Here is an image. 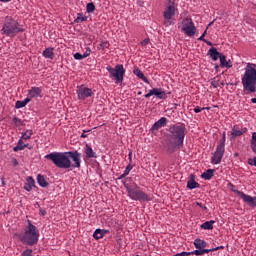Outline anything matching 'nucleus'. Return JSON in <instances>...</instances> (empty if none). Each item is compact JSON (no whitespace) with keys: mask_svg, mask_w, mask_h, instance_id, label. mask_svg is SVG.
<instances>
[{"mask_svg":"<svg viewBox=\"0 0 256 256\" xmlns=\"http://www.w3.org/2000/svg\"><path fill=\"white\" fill-rule=\"evenodd\" d=\"M168 134V144L167 151L168 153H175L177 149L183 147V141H185V131L187 128L185 124H175L169 128Z\"/></svg>","mask_w":256,"mask_h":256,"instance_id":"nucleus-1","label":"nucleus"},{"mask_svg":"<svg viewBox=\"0 0 256 256\" xmlns=\"http://www.w3.org/2000/svg\"><path fill=\"white\" fill-rule=\"evenodd\" d=\"M256 65L248 63L245 69L244 76L242 77V85L246 95L255 93L256 91Z\"/></svg>","mask_w":256,"mask_h":256,"instance_id":"nucleus-2","label":"nucleus"},{"mask_svg":"<svg viewBox=\"0 0 256 256\" xmlns=\"http://www.w3.org/2000/svg\"><path fill=\"white\" fill-rule=\"evenodd\" d=\"M18 239L21 243L28 245L29 247L37 245V243H39V230H37V226L33 225V223L28 220V226L25 228V233L18 234Z\"/></svg>","mask_w":256,"mask_h":256,"instance_id":"nucleus-3","label":"nucleus"},{"mask_svg":"<svg viewBox=\"0 0 256 256\" xmlns=\"http://www.w3.org/2000/svg\"><path fill=\"white\" fill-rule=\"evenodd\" d=\"M2 35L6 37H15L18 33H25V29L13 17L6 16L1 29Z\"/></svg>","mask_w":256,"mask_h":256,"instance_id":"nucleus-4","label":"nucleus"},{"mask_svg":"<svg viewBox=\"0 0 256 256\" xmlns=\"http://www.w3.org/2000/svg\"><path fill=\"white\" fill-rule=\"evenodd\" d=\"M45 159L52 161L58 169H71V160L69 152H51L45 156Z\"/></svg>","mask_w":256,"mask_h":256,"instance_id":"nucleus-5","label":"nucleus"},{"mask_svg":"<svg viewBox=\"0 0 256 256\" xmlns=\"http://www.w3.org/2000/svg\"><path fill=\"white\" fill-rule=\"evenodd\" d=\"M106 71H108L110 79H113L115 83H123V78L125 77V68L122 64H117L115 68L107 66Z\"/></svg>","mask_w":256,"mask_h":256,"instance_id":"nucleus-6","label":"nucleus"},{"mask_svg":"<svg viewBox=\"0 0 256 256\" xmlns=\"http://www.w3.org/2000/svg\"><path fill=\"white\" fill-rule=\"evenodd\" d=\"M128 197L133 201H151V197L147 195L145 192L141 191V189L136 185L127 192Z\"/></svg>","mask_w":256,"mask_h":256,"instance_id":"nucleus-7","label":"nucleus"},{"mask_svg":"<svg viewBox=\"0 0 256 256\" xmlns=\"http://www.w3.org/2000/svg\"><path fill=\"white\" fill-rule=\"evenodd\" d=\"M184 21L185 22H183L182 31H184L188 37H193V35H195V31H197L193 20H191V18H185Z\"/></svg>","mask_w":256,"mask_h":256,"instance_id":"nucleus-8","label":"nucleus"},{"mask_svg":"<svg viewBox=\"0 0 256 256\" xmlns=\"http://www.w3.org/2000/svg\"><path fill=\"white\" fill-rule=\"evenodd\" d=\"M68 159H72L70 169H79L81 167V153L77 151H68Z\"/></svg>","mask_w":256,"mask_h":256,"instance_id":"nucleus-9","label":"nucleus"},{"mask_svg":"<svg viewBox=\"0 0 256 256\" xmlns=\"http://www.w3.org/2000/svg\"><path fill=\"white\" fill-rule=\"evenodd\" d=\"M234 193H237L239 197L244 201V203H247L249 207H256V196L251 197L250 195H247L239 190H235Z\"/></svg>","mask_w":256,"mask_h":256,"instance_id":"nucleus-10","label":"nucleus"},{"mask_svg":"<svg viewBox=\"0 0 256 256\" xmlns=\"http://www.w3.org/2000/svg\"><path fill=\"white\" fill-rule=\"evenodd\" d=\"M175 16V6L170 5L167 7L166 11L164 12V25L169 27L171 25V18Z\"/></svg>","mask_w":256,"mask_h":256,"instance_id":"nucleus-11","label":"nucleus"},{"mask_svg":"<svg viewBox=\"0 0 256 256\" xmlns=\"http://www.w3.org/2000/svg\"><path fill=\"white\" fill-rule=\"evenodd\" d=\"M223 155H225V148L216 147V151L211 157V161L214 165H219L221 160L223 159Z\"/></svg>","mask_w":256,"mask_h":256,"instance_id":"nucleus-12","label":"nucleus"},{"mask_svg":"<svg viewBox=\"0 0 256 256\" xmlns=\"http://www.w3.org/2000/svg\"><path fill=\"white\" fill-rule=\"evenodd\" d=\"M152 95H155L157 99H167V94L165 93V91L159 88L149 90V93L145 94V98L149 99V97H152Z\"/></svg>","mask_w":256,"mask_h":256,"instance_id":"nucleus-13","label":"nucleus"},{"mask_svg":"<svg viewBox=\"0 0 256 256\" xmlns=\"http://www.w3.org/2000/svg\"><path fill=\"white\" fill-rule=\"evenodd\" d=\"M76 93L79 99L85 100L87 97H91V95H93V90L88 87L81 86L76 90Z\"/></svg>","mask_w":256,"mask_h":256,"instance_id":"nucleus-14","label":"nucleus"},{"mask_svg":"<svg viewBox=\"0 0 256 256\" xmlns=\"http://www.w3.org/2000/svg\"><path fill=\"white\" fill-rule=\"evenodd\" d=\"M161 127H167V118L162 117L161 119L156 121L153 124V126L151 127V131L152 132L159 131V129H161Z\"/></svg>","mask_w":256,"mask_h":256,"instance_id":"nucleus-15","label":"nucleus"},{"mask_svg":"<svg viewBox=\"0 0 256 256\" xmlns=\"http://www.w3.org/2000/svg\"><path fill=\"white\" fill-rule=\"evenodd\" d=\"M186 187L187 189H190V190L199 189V187H201V184L197 183V181H195V175L191 174L187 181Z\"/></svg>","mask_w":256,"mask_h":256,"instance_id":"nucleus-16","label":"nucleus"},{"mask_svg":"<svg viewBox=\"0 0 256 256\" xmlns=\"http://www.w3.org/2000/svg\"><path fill=\"white\" fill-rule=\"evenodd\" d=\"M207 55H209V57L212 58V61H217L221 57L222 53L217 51V48L211 47L208 50V54Z\"/></svg>","mask_w":256,"mask_h":256,"instance_id":"nucleus-17","label":"nucleus"},{"mask_svg":"<svg viewBox=\"0 0 256 256\" xmlns=\"http://www.w3.org/2000/svg\"><path fill=\"white\" fill-rule=\"evenodd\" d=\"M84 152L86 154L87 159H97V154L95 153V151H93V148H91L89 144L85 145Z\"/></svg>","mask_w":256,"mask_h":256,"instance_id":"nucleus-18","label":"nucleus"},{"mask_svg":"<svg viewBox=\"0 0 256 256\" xmlns=\"http://www.w3.org/2000/svg\"><path fill=\"white\" fill-rule=\"evenodd\" d=\"M194 247L196 248V251H201L207 247V242H205V240L196 238L194 240Z\"/></svg>","mask_w":256,"mask_h":256,"instance_id":"nucleus-19","label":"nucleus"},{"mask_svg":"<svg viewBox=\"0 0 256 256\" xmlns=\"http://www.w3.org/2000/svg\"><path fill=\"white\" fill-rule=\"evenodd\" d=\"M123 185H124L126 191L128 192L131 189H133V187H135V185H137V184L135 182H133V179H131V177H127L123 181Z\"/></svg>","mask_w":256,"mask_h":256,"instance_id":"nucleus-20","label":"nucleus"},{"mask_svg":"<svg viewBox=\"0 0 256 256\" xmlns=\"http://www.w3.org/2000/svg\"><path fill=\"white\" fill-rule=\"evenodd\" d=\"M133 73H134V75H136V77H138V79H142V81H144V83H147L149 85V79H147V77L145 76V74H143L141 69L135 68L133 70Z\"/></svg>","mask_w":256,"mask_h":256,"instance_id":"nucleus-21","label":"nucleus"},{"mask_svg":"<svg viewBox=\"0 0 256 256\" xmlns=\"http://www.w3.org/2000/svg\"><path fill=\"white\" fill-rule=\"evenodd\" d=\"M37 183L40 185V187H43L44 189L49 187V182L45 180V176L38 174L37 175Z\"/></svg>","mask_w":256,"mask_h":256,"instance_id":"nucleus-22","label":"nucleus"},{"mask_svg":"<svg viewBox=\"0 0 256 256\" xmlns=\"http://www.w3.org/2000/svg\"><path fill=\"white\" fill-rule=\"evenodd\" d=\"M215 173L214 169H208L204 173L201 174V178L205 179L206 181H209L213 179V175Z\"/></svg>","mask_w":256,"mask_h":256,"instance_id":"nucleus-23","label":"nucleus"},{"mask_svg":"<svg viewBox=\"0 0 256 256\" xmlns=\"http://www.w3.org/2000/svg\"><path fill=\"white\" fill-rule=\"evenodd\" d=\"M28 95L33 98V97H41V88L39 87H32L31 90H29Z\"/></svg>","mask_w":256,"mask_h":256,"instance_id":"nucleus-24","label":"nucleus"},{"mask_svg":"<svg viewBox=\"0 0 256 256\" xmlns=\"http://www.w3.org/2000/svg\"><path fill=\"white\" fill-rule=\"evenodd\" d=\"M43 57H45L46 59H53L55 57V53H53V48H46L43 51Z\"/></svg>","mask_w":256,"mask_h":256,"instance_id":"nucleus-25","label":"nucleus"},{"mask_svg":"<svg viewBox=\"0 0 256 256\" xmlns=\"http://www.w3.org/2000/svg\"><path fill=\"white\" fill-rule=\"evenodd\" d=\"M25 147H28V145L25 144V143L23 142V139L21 138V139L18 141L17 145L13 148V151H15V153H17V151H23V149H25Z\"/></svg>","mask_w":256,"mask_h":256,"instance_id":"nucleus-26","label":"nucleus"},{"mask_svg":"<svg viewBox=\"0 0 256 256\" xmlns=\"http://www.w3.org/2000/svg\"><path fill=\"white\" fill-rule=\"evenodd\" d=\"M30 101H31V98H26L23 101L18 100V101H16L15 108L21 109V108L25 107L27 105V103H29Z\"/></svg>","mask_w":256,"mask_h":256,"instance_id":"nucleus-27","label":"nucleus"},{"mask_svg":"<svg viewBox=\"0 0 256 256\" xmlns=\"http://www.w3.org/2000/svg\"><path fill=\"white\" fill-rule=\"evenodd\" d=\"M215 223V220L206 221L201 225V229H206L210 231L213 229V224Z\"/></svg>","mask_w":256,"mask_h":256,"instance_id":"nucleus-28","label":"nucleus"},{"mask_svg":"<svg viewBox=\"0 0 256 256\" xmlns=\"http://www.w3.org/2000/svg\"><path fill=\"white\" fill-rule=\"evenodd\" d=\"M215 250H213V248L211 249H202V250H194L193 253H195L196 256H201V255H205V253H211Z\"/></svg>","mask_w":256,"mask_h":256,"instance_id":"nucleus-29","label":"nucleus"},{"mask_svg":"<svg viewBox=\"0 0 256 256\" xmlns=\"http://www.w3.org/2000/svg\"><path fill=\"white\" fill-rule=\"evenodd\" d=\"M104 230L101 229H96L95 232L93 233L94 239H103L104 235Z\"/></svg>","mask_w":256,"mask_h":256,"instance_id":"nucleus-30","label":"nucleus"},{"mask_svg":"<svg viewBox=\"0 0 256 256\" xmlns=\"http://www.w3.org/2000/svg\"><path fill=\"white\" fill-rule=\"evenodd\" d=\"M31 135H33V130H26L24 133H22L21 139H24V141H27L31 139Z\"/></svg>","mask_w":256,"mask_h":256,"instance_id":"nucleus-31","label":"nucleus"},{"mask_svg":"<svg viewBox=\"0 0 256 256\" xmlns=\"http://www.w3.org/2000/svg\"><path fill=\"white\" fill-rule=\"evenodd\" d=\"M83 21H87V16H83V13H78L74 23H83Z\"/></svg>","mask_w":256,"mask_h":256,"instance_id":"nucleus-32","label":"nucleus"},{"mask_svg":"<svg viewBox=\"0 0 256 256\" xmlns=\"http://www.w3.org/2000/svg\"><path fill=\"white\" fill-rule=\"evenodd\" d=\"M86 11H87V13H93L95 11V3L89 2L86 5Z\"/></svg>","mask_w":256,"mask_h":256,"instance_id":"nucleus-33","label":"nucleus"},{"mask_svg":"<svg viewBox=\"0 0 256 256\" xmlns=\"http://www.w3.org/2000/svg\"><path fill=\"white\" fill-rule=\"evenodd\" d=\"M232 137H241V135H243V132H241V130H237V128H235V126L232 128V132H231Z\"/></svg>","mask_w":256,"mask_h":256,"instance_id":"nucleus-34","label":"nucleus"},{"mask_svg":"<svg viewBox=\"0 0 256 256\" xmlns=\"http://www.w3.org/2000/svg\"><path fill=\"white\" fill-rule=\"evenodd\" d=\"M217 147L220 149H225V132H223L222 138L220 139Z\"/></svg>","mask_w":256,"mask_h":256,"instance_id":"nucleus-35","label":"nucleus"},{"mask_svg":"<svg viewBox=\"0 0 256 256\" xmlns=\"http://www.w3.org/2000/svg\"><path fill=\"white\" fill-rule=\"evenodd\" d=\"M13 123L16 127H21V125H25L21 119H19L17 116L13 117Z\"/></svg>","mask_w":256,"mask_h":256,"instance_id":"nucleus-36","label":"nucleus"},{"mask_svg":"<svg viewBox=\"0 0 256 256\" xmlns=\"http://www.w3.org/2000/svg\"><path fill=\"white\" fill-rule=\"evenodd\" d=\"M26 183H27L30 187H36V186H35V179H33L32 176H29V177L26 179Z\"/></svg>","mask_w":256,"mask_h":256,"instance_id":"nucleus-37","label":"nucleus"},{"mask_svg":"<svg viewBox=\"0 0 256 256\" xmlns=\"http://www.w3.org/2000/svg\"><path fill=\"white\" fill-rule=\"evenodd\" d=\"M219 59H220V67H225V65L227 64V59L225 55L221 54Z\"/></svg>","mask_w":256,"mask_h":256,"instance_id":"nucleus-38","label":"nucleus"},{"mask_svg":"<svg viewBox=\"0 0 256 256\" xmlns=\"http://www.w3.org/2000/svg\"><path fill=\"white\" fill-rule=\"evenodd\" d=\"M74 59H76V61H81V59H85V56L84 54L77 52L74 54Z\"/></svg>","mask_w":256,"mask_h":256,"instance_id":"nucleus-39","label":"nucleus"},{"mask_svg":"<svg viewBox=\"0 0 256 256\" xmlns=\"http://www.w3.org/2000/svg\"><path fill=\"white\" fill-rule=\"evenodd\" d=\"M22 256H32L33 255V250L32 249H26L22 252Z\"/></svg>","mask_w":256,"mask_h":256,"instance_id":"nucleus-40","label":"nucleus"},{"mask_svg":"<svg viewBox=\"0 0 256 256\" xmlns=\"http://www.w3.org/2000/svg\"><path fill=\"white\" fill-rule=\"evenodd\" d=\"M131 169H133V165L128 164L124 170V174L127 176L131 172Z\"/></svg>","mask_w":256,"mask_h":256,"instance_id":"nucleus-41","label":"nucleus"},{"mask_svg":"<svg viewBox=\"0 0 256 256\" xmlns=\"http://www.w3.org/2000/svg\"><path fill=\"white\" fill-rule=\"evenodd\" d=\"M100 48L102 51H105V49H109V42H102L100 44Z\"/></svg>","mask_w":256,"mask_h":256,"instance_id":"nucleus-42","label":"nucleus"},{"mask_svg":"<svg viewBox=\"0 0 256 256\" xmlns=\"http://www.w3.org/2000/svg\"><path fill=\"white\" fill-rule=\"evenodd\" d=\"M205 109H209V107H203V108H201V107H199V106H196L195 108H194V112H196V113H201V111H205Z\"/></svg>","mask_w":256,"mask_h":256,"instance_id":"nucleus-43","label":"nucleus"},{"mask_svg":"<svg viewBox=\"0 0 256 256\" xmlns=\"http://www.w3.org/2000/svg\"><path fill=\"white\" fill-rule=\"evenodd\" d=\"M207 35V28L203 32V34L198 38V41H205V36Z\"/></svg>","mask_w":256,"mask_h":256,"instance_id":"nucleus-44","label":"nucleus"},{"mask_svg":"<svg viewBox=\"0 0 256 256\" xmlns=\"http://www.w3.org/2000/svg\"><path fill=\"white\" fill-rule=\"evenodd\" d=\"M83 55H84V59L89 57L91 55V48L87 47V49Z\"/></svg>","mask_w":256,"mask_h":256,"instance_id":"nucleus-45","label":"nucleus"},{"mask_svg":"<svg viewBox=\"0 0 256 256\" xmlns=\"http://www.w3.org/2000/svg\"><path fill=\"white\" fill-rule=\"evenodd\" d=\"M24 189H25V191H31V189H33V187L32 186H30L27 182L25 183V185H24Z\"/></svg>","mask_w":256,"mask_h":256,"instance_id":"nucleus-46","label":"nucleus"},{"mask_svg":"<svg viewBox=\"0 0 256 256\" xmlns=\"http://www.w3.org/2000/svg\"><path fill=\"white\" fill-rule=\"evenodd\" d=\"M149 38H146V39H144L142 42H141V45L143 46V47H145V46H147V45H149Z\"/></svg>","mask_w":256,"mask_h":256,"instance_id":"nucleus-47","label":"nucleus"},{"mask_svg":"<svg viewBox=\"0 0 256 256\" xmlns=\"http://www.w3.org/2000/svg\"><path fill=\"white\" fill-rule=\"evenodd\" d=\"M224 67H227V69H231V67H233L231 60L226 61V64Z\"/></svg>","mask_w":256,"mask_h":256,"instance_id":"nucleus-48","label":"nucleus"},{"mask_svg":"<svg viewBox=\"0 0 256 256\" xmlns=\"http://www.w3.org/2000/svg\"><path fill=\"white\" fill-rule=\"evenodd\" d=\"M196 205H197V207H200L201 209H203V211H207V207H206V206H203L202 203L196 202Z\"/></svg>","mask_w":256,"mask_h":256,"instance_id":"nucleus-49","label":"nucleus"},{"mask_svg":"<svg viewBox=\"0 0 256 256\" xmlns=\"http://www.w3.org/2000/svg\"><path fill=\"white\" fill-rule=\"evenodd\" d=\"M211 85L214 87V89H217V87H219V81H212Z\"/></svg>","mask_w":256,"mask_h":256,"instance_id":"nucleus-50","label":"nucleus"},{"mask_svg":"<svg viewBox=\"0 0 256 256\" xmlns=\"http://www.w3.org/2000/svg\"><path fill=\"white\" fill-rule=\"evenodd\" d=\"M12 165H13V167H17V165H19V161H17L16 158H13L12 159Z\"/></svg>","mask_w":256,"mask_h":256,"instance_id":"nucleus-51","label":"nucleus"},{"mask_svg":"<svg viewBox=\"0 0 256 256\" xmlns=\"http://www.w3.org/2000/svg\"><path fill=\"white\" fill-rule=\"evenodd\" d=\"M219 249H225V246H218V247L212 248V251H219Z\"/></svg>","mask_w":256,"mask_h":256,"instance_id":"nucleus-52","label":"nucleus"},{"mask_svg":"<svg viewBox=\"0 0 256 256\" xmlns=\"http://www.w3.org/2000/svg\"><path fill=\"white\" fill-rule=\"evenodd\" d=\"M89 131H91V130H87V131H83V133L81 134V137L83 138V139H85V137H87V134H85V133H89Z\"/></svg>","mask_w":256,"mask_h":256,"instance_id":"nucleus-53","label":"nucleus"},{"mask_svg":"<svg viewBox=\"0 0 256 256\" xmlns=\"http://www.w3.org/2000/svg\"><path fill=\"white\" fill-rule=\"evenodd\" d=\"M206 43V45H209V47H213V43L211 41H208L207 39L203 41Z\"/></svg>","mask_w":256,"mask_h":256,"instance_id":"nucleus-54","label":"nucleus"},{"mask_svg":"<svg viewBox=\"0 0 256 256\" xmlns=\"http://www.w3.org/2000/svg\"><path fill=\"white\" fill-rule=\"evenodd\" d=\"M40 215L45 216L47 214V211L43 210L42 208L39 209Z\"/></svg>","mask_w":256,"mask_h":256,"instance_id":"nucleus-55","label":"nucleus"},{"mask_svg":"<svg viewBox=\"0 0 256 256\" xmlns=\"http://www.w3.org/2000/svg\"><path fill=\"white\" fill-rule=\"evenodd\" d=\"M248 165H252L253 166V158H249L248 159Z\"/></svg>","mask_w":256,"mask_h":256,"instance_id":"nucleus-56","label":"nucleus"},{"mask_svg":"<svg viewBox=\"0 0 256 256\" xmlns=\"http://www.w3.org/2000/svg\"><path fill=\"white\" fill-rule=\"evenodd\" d=\"M126 177H127V175L124 174V172H123V174L118 179H125Z\"/></svg>","mask_w":256,"mask_h":256,"instance_id":"nucleus-57","label":"nucleus"},{"mask_svg":"<svg viewBox=\"0 0 256 256\" xmlns=\"http://www.w3.org/2000/svg\"><path fill=\"white\" fill-rule=\"evenodd\" d=\"M214 22H215V21L210 22V23L207 25L206 29L208 30V29L211 27V25H213Z\"/></svg>","mask_w":256,"mask_h":256,"instance_id":"nucleus-58","label":"nucleus"},{"mask_svg":"<svg viewBox=\"0 0 256 256\" xmlns=\"http://www.w3.org/2000/svg\"><path fill=\"white\" fill-rule=\"evenodd\" d=\"M128 157H129V161H131V159H132V157H133V152H129Z\"/></svg>","mask_w":256,"mask_h":256,"instance_id":"nucleus-59","label":"nucleus"},{"mask_svg":"<svg viewBox=\"0 0 256 256\" xmlns=\"http://www.w3.org/2000/svg\"><path fill=\"white\" fill-rule=\"evenodd\" d=\"M240 132L242 133V135L243 133H247V128H243L242 130H240Z\"/></svg>","mask_w":256,"mask_h":256,"instance_id":"nucleus-60","label":"nucleus"},{"mask_svg":"<svg viewBox=\"0 0 256 256\" xmlns=\"http://www.w3.org/2000/svg\"><path fill=\"white\" fill-rule=\"evenodd\" d=\"M215 71L216 73H219V66L217 64L215 65Z\"/></svg>","mask_w":256,"mask_h":256,"instance_id":"nucleus-61","label":"nucleus"},{"mask_svg":"<svg viewBox=\"0 0 256 256\" xmlns=\"http://www.w3.org/2000/svg\"><path fill=\"white\" fill-rule=\"evenodd\" d=\"M11 0H0V3H9Z\"/></svg>","mask_w":256,"mask_h":256,"instance_id":"nucleus-62","label":"nucleus"},{"mask_svg":"<svg viewBox=\"0 0 256 256\" xmlns=\"http://www.w3.org/2000/svg\"><path fill=\"white\" fill-rule=\"evenodd\" d=\"M253 166L256 167V157L253 158Z\"/></svg>","mask_w":256,"mask_h":256,"instance_id":"nucleus-63","label":"nucleus"},{"mask_svg":"<svg viewBox=\"0 0 256 256\" xmlns=\"http://www.w3.org/2000/svg\"><path fill=\"white\" fill-rule=\"evenodd\" d=\"M251 103L256 104V98H252V99H251Z\"/></svg>","mask_w":256,"mask_h":256,"instance_id":"nucleus-64","label":"nucleus"}]
</instances>
